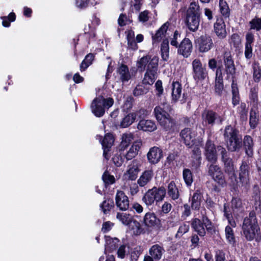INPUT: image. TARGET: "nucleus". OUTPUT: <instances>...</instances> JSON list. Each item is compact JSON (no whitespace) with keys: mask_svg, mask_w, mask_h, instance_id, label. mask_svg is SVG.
<instances>
[{"mask_svg":"<svg viewBox=\"0 0 261 261\" xmlns=\"http://www.w3.org/2000/svg\"><path fill=\"white\" fill-rule=\"evenodd\" d=\"M141 145V142H134L125 155L126 159L127 160H130L134 158L138 154Z\"/></svg>","mask_w":261,"mask_h":261,"instance_id":"nucleus-25","label":"nucleus"},{"mask_svg":"<svg viewBox=\"0 0 261 261\" xmlns=\"http://www.w3.org/2000/svg\"><path fill=\"white\" fill-rule=\"evenodd\" d=\"M112 206L113 202L111 200H105L100 205V207L104 214H107Z\"/></svg>","mask_w":261,"mask_h":261,"instance_id":"nucleus-57","label":"nucleus"},{"mask_svg":"<svg viewBox=\"0 0 261 261\" xmlns=\"http://www.w3.org/2000/svg\"><path fill=\"white\" fill-rule=\"evenodd\" d=\"M116 218L123 224L128 226L134 219L132 215L126 213H118Z\"/></svg>","mask_w":261,"mask_h":261,"instance_id":"nucleus-36","label":"nucleus"},{"mask_svg":"<svg viewBox=\"0 0 261 261\" xmlns=\"http://www.w3.org/2000/svg\"><path fill=\"white\" fill-rule=\"evenodd\" d=\"M133 106V98L128 97L126 98V100L122 106V109L124 111L127 112L130 110Z\"/></svg>","mask_w":261,"mask_h":261,"instance_id":"nucleus-61","label":"nucleus"},{"mask_svg":"<svg viewBox=\"0 0 261 261\" xmlns=\"http://www.w3.org/2000/svg\"><path fill=\"white\" fill-rule=\"evenodd\" d=\"M140 162L138 160H133L127 166L126 170L123 174V177L125 179L135 180L138 173L140 171Z\"/></svg>","mask_w":261,"mask_h":261,"instance_id":"nucleus-8","label":"nucleus"},{"mask_svg":"<svg viewBox=\"0 0 261 261\" xmlns=\"http://www.w3.org/2000/svg\"><path fill=\"white\" fill-rule=\"evenodd\" d=\"M16 16L14 13L11 12L9 14L8 17L2 16L1 19L3 20L2 24L5 27H9L10 25V22L15 21Z\"/></svg>","mask_w":261,"mask_h":261,"instance_id":"nucleus-51","label":"nucleus"},{"mask_svg":"<svg viewBox=\"0 0 261 261\" xmlns=\"http://www.w3.org/2000/svg\"><path fill=\"white\" fill-rule=\"evenodd\" d=\"M164 251L163 247L158 244H155L150 247L149 253L153 257L155 260H159L162 258Z\"/></svg>","mask_w":261,"mask_h":261,"instance_id":"nucleus-27","label":"nucleus"},{"mask_svg":"<svg viewBox=\"0 0 261 261\" xmlns=\"http://www.w3.org/2000/svg\"><path fill=\"white\" fill-rule=\"evenodd\" d=\"M94 58V56L93 54H88L80 65V70L81 71H85L91 64H92Z\"/></svg>","mask_w":261,"mask_h":261,"instance_id":"nucleus-45","label":"nucleus"},{"mask_svg":"<svg viewBox=\"0 0 261 261\" xmlns=\"http://www.w3.org/2000/svg\"><path fill=\"white\" fill-rule=\"evenodd\" d=\"M149 190L152 195L153 200L156 203L162 201L165 197L166 191L165 188L163 187L159 188L153 187Z\"/></svg>","mask_w":261,"mask_h":261,"instance_id":"nucleus-23","label":"nucleus"},{"mask_svg":"<svg viewBox=\"0 0 261 261\" xmlns=\"http://www.w3.org/2000/svg\"><path fill=\"white\" fill-rule=\"evenodd\" d=\"M214 31L217 36L221 39L227 36L226 24L223 18H218L214 24Z\"/></svg>","mask_w":261,"mask_h":261,"instance_id":"nucleus-14","label":"nucleus"},{"mask_svg":"<svg viewBox=\"0 0 261 261\" xmlns=\"http://www.w3.org/2000/svg\"><path fill=\"white\" fill-rule=\"evenodd\" d=\"M105 253L107 252H112L116 249L118 246L119 240L116 238H112L109 236H106Z\"/></svg>","mask_w":261,"mask_h":261,"instance_id":"nucleus-28","label":"nucleus"},{"mask_svg":"<svg viewBox=\"0 0 261 261\" xmlns=\"http://www.w3.org/2000/svg\"><path fill=\"white\" fill-rule=\"evenodd\" d=\"M169 23L168 22L165 23L162 27L156 31L154 35H152V41L153 43H158L160 42L161 39L164 37L165 34L166 33Z\"/></svg>","mask_w":261,"mask_h":261,"instance_id":"nucleus-32","label":"nucleus"},{"mask_svg":"<svg viewBox=\"0 0 261 261\" xmlns=\"http://www.w3.org/2000/svg\"><path fill=\"white\" fill-rule=\"evenodd\" d=\"M148 91V89L146 88L143 85H138L134 90V95L136 96H139L147 93Z\"/></svg>","mask_w":261,"mask_h":261,"instance_id":"nucleus-55","label":"nucleus"},{"mask_svg":"<svg viewBox=\"0 0 261 261\" xmlns=\"http://www.w3.org/2000/svg\"><path fill=\"white\" fill-rule=\"evenodd\" d=\"M137 117V114L132 113L126 116L122 120L120 126L123 128H125L131 125L135 120Z\"/></svg>","mask_w":261,"mask_h":261,"instance_id":"nucleus-43","label":"nucleus"},{"mask_svg":"<svg viewBox=\"0 0 261 261\" xmlns=\"http://www.w3.org/2000/svg\"><path fill=\"white\" fill-rule=\"evenodd\" d=\"M137 128L144 132H152L156 130L157 127L153 121L142 119L139 122Z\"/></svg>","mask_w":261,"mask_h":261,"instance_id":"nucleus-18","label":"nucleus"},{"mask_svg":"<svg viewBox=\"0 0 261 261\" xmlns=\"http://www.w3.org/2000/svg\"><path fill=\"white\" fill-rule=\"evenodd\" d=\"M196 133L189 128L182 129L180 136L186 146L190 148L199 147L202 145V139L201 137L196 138Z\"/></svg>","mask_w":261,"mask_h":261,"instance_id":"nucleus-4","label":"nucleus"},{"mask_svg":"<svg viewBox=\"0 0 261 261\" xmlns=\"http://www.w3.org/2000/svg\"><path fill=\"white\" fill-rule=\"evenodd\" d=\"M224 215L227 219L229 224L225 228V239L228 244L232 246H234L236 240L233 228H235L237 225L235 221L232 218L231 214L227 211L225 205L224 206Z\"/></svg>","mask_w":261,"mask_h":261,"instance_id":"nucleus-6","label":"nucleus"},{"mask_svg":"<svg viewBox=\"0 0 261 261\" xmlns=\"http://www.w3.org/2000/svg\"><path fill=\"white\" fill-rule=\"evenodd\" d=\"M253 78L255 82H258L261 78V69L259 63H255L253 66Z\"/></svg>","mask_w":261,"mask_h":261,"instance_id":"nucleus-54","label":"nucleus"},{"mask_svg":"<svg viewBox=\"0 0 261 261\" xmlns=\"http://www.w3.org/2000/svg\"><path fill=\"white\" fill-rule=\"evenodd\" d=\"M242 228L247 240L251 241L254 238L257 239L259 227L254 213H250L249 217L244 219Z\"/></svg>","mask_w":261,"mask_h":261,"instance_id":"nucleus-2","label":"nucleus"},{"mask_svg":"<svg viewBox=\"0 0 261 261\" xmlns=\"http://www.w3.org/2000/svg\"><path fill=\"white\" fill-rule=\"evenodd\" d=\"M202 222L197 218L192 220L191 226L192 228L200 236H204L205 233V229L208 231L214 230V226L211 221L207 217L203 216L202 219Z\"/></svg>","mask_w":261,"mask_h":261,"instance_id":"nucleus-5","label":"nucleus"},{"mask_svg":"<svg viewBox=\"0 0 261 261\" xmlns=\"http://www.w3.org/2000/svg\"><path fill=\"white\" fill-rule=\"evenodd\" d=\"M156 94L158 96H160L163 93V87L162 86V82L161 80H158L155 84Z\"/></svg>","mask_w":261,"mask_h":261,"instance_id":"nucleus-62","label":"nucleus"},{"mask_svg":"<svg viewBox=\"0 0 261 261\" xmlns=\"http://www.w3.org/2000/svg\"><path fill=\"white\" fill-rule=\"evenodd\" d=\"M168 194L173 200L177 199L179 197V192L175 183L170 182L168 186Z\"/></svg>","mask_w":261,"mask_h":261,"instance_id":"nucleus-40","label":"nucleus"},{"mask_svg":"<svg viewBox=\"0 0 261 261\" xmlns=\"http://www.w3.org/2000/svg\"><path fill=\"white\" fill-rule=\"evenodd\" d=\"M114 99L110 97L99 95L92 101L91 108L93 114L98 117L102 116L106 109H109L114 104Z\"/></svg>","mask_w":261,"mask_h":261,"instance_id":"nucleus-1","label":"nucleus"},{"mask_svg":"<svg viewBox=\"0 0 261 261\" xmlns=\"http://www.w3.org/2000/svg\"><path fill=\"white\" fill-rule=\"evenodd\" d=\"M156 72L154 71L146 70L143 80V84L151 85L153 84L156 79Z\"/></svg>","mask_w":261,"mask_h":261,"instance_id":"nucleus-38","label":"nucleus"},{"mask_svg":"<svg viewBox=\"0 0 261 261\" xmlns=\"http://www.w3.org/2000/svg\"><path fill=\"white\" fill-rule=\"evenodd\" d=\"M159 58L157 56H154L148 63L147 66V70L150 71H154L156 73L157 68L158 66Z\"/></svg>","mask_w":261,"mask_h":261,"instance_id":"nucleus-50","label":"nucleus"},{"mask_svg":"<svg viewBox=\"0 0 261 261\" xmlns=\"http://www.w3.org/2000/svg\"><path fill=\"white\" fill-rule=\"evenodd\" d=\"M115 204L120 211H126L129 207V200L122 191H117L115 195Z\"/></svg>","mask_w":261,"mask_h":261,"instance_id":"nucleus-11","label":"nucleus"},{"mask_svg":"<svg viewBox=\"0 0 261 261\" xmlns=\"http://www.w3.org/2000/svg\"><path fill=\"white\" fill-rule=\"evenodd\" d=\"M120 79L123 82H127L131 78V75L129 73L128 68L125 65H121L118 69Z\"/></svg>","mask_w":261,"mask_h":261,"instance_id":"nucleus-34","label":"nucleus"},{"mask_svg":"<svg viewBox=\"0 0 261 261\" xmlns=\"http://www.w3.org/2000/svg\"><path fill=\"white\" fill-rule=\"evenodd\" d=\"M207 173L220 186L224 187L226 185L224 174L220 167L215 163L207 165Z\"/></svg>","mask_w":261,"mask_h":261,"instance_id":"nucleus-7","label":"nucleus"},{"mask_svg":"<svg viewBox=\"0 0 261 261\" xmlns=\"http://www.w3.org/2000/svg\"><path fill=\"white\" fill-rule=\"evenodd\" d=\"M134 140V136L132 133H124L121 135V142L119 145V150H125Z\"/></svg>","mask_w":261,"mask_h":261,"instance_id":"nucleus-26","label":"nucleus"},{"mask_svg":"<svg viewBox=\"0 0 261 261\" xmlns=\"http://www.w3.org/2000/svg\"><path fill=\"white\" fill-rule=\"evenodd\" d=\"M127 252L126 247L125 245L120 246L117 251L118 257L123 258Z\"/></svg>","mask_w":261,"mask_h":261,"instance_id":"nucleus-64","label":"nucleus"},{"mask_svg":"<svg viewBox=\"0 0 261 261\" xmlns=\"http://www.w3.org/2000/svg\"><path fill=\"white\" fill-rule=\"evenodd\" d=\"M224 135L229 150L234 151L241 147V138L231 126L228 125L226 127Z\"/></svg>","mask_w":261,"mask_h":261,"instance_id":"nucleus-3","label":"nucleus"},{"mask_svg":"<svg viewBox=\"0 0 261 261\" xmlns=\"http://www.w3.org/2000/svg\"><path fill=\"white\" fill-rule=\"evenodd\" d=\"M202 123L203 126H206L207 124L213 125L217 118V114L211 111H205L202 114Z\"/></svg>","mask_w":261,"mask_h":261,"instance_id":"nucleus-29","label":"nucleus"},{"mask_svg":"<svg viewBox=\"0 0 261 261\" xmlns=\"http://www.w3.org/2000/svg\"><path fill=\"white\" fill-rule=\"evenodd\" d=\"M205 155L207 161L211 163H215L217 160L216 148L213 142L210 140L206 143Z\"/></svg>","mask_w":261,"mask_h":261,"instance_id":"nucleus-16","label":"nucleus"},{"mask_svg":"<svg viewBox=\"0 0 261 261\" xmlns=\"http://www.w3.org/2000/svg\"><path fill=\"white\" fill-rule=\"evenodd\" d=\"M193 68V77L196 81L204 80L207 76L206 69L202 66L200 60L196 59L192 63Z\"/></svg>","mask_w":261,"mask_h":261,"instance_id":"nucleus-9","label":"nucleus"},{"mask_svg":"<svg viewBox=\"0 0 261 261\" xmlns=\"http://www.w3.org/2000/svg\"><path fill=\"white\" fill-rule=\"evenodd\" d=\"M159 123L166 130H170L173 129L175 124L174 120L170 115L159 122Z\"/></svg>","mask_w":261,"mask_h":261,"instance_id":"nucleus-37","label":"nucleus"},{"mask_svg":"<svg viewBox=\"0 0 261 261\" xmlns=\"http://www.w3.org/2000/svg\"><path fill=\"white\" fill-rule=\"evenodd\" d=\"M231 92H232V103L233 106H236L239 103L240 96L237 84L234 81L231 84Z\"/></svg>","mask_w":261,"mask_h":261,"instance_id":"nucleus-39","label":"nucleus"},{"mask_svg":"<svg viewBox=\"0 0 261 261\" xmlns=\"http://www.w3.org/2000/svg\"><path fill=\"white\" fill-rule=\"evenodd\" d=\"M165 107V105H163ZM165 108L161 106H156L154 109V114L156 120L159 122L164 120L169 116V114L164 110Z\"/></svg>","mask_w":261,"mask_h":261,"instance_id":"nucleus-35","label":"nucleus"},{"mask_svg":"<svg viewBox=\"0 0 261 261\" xmlns=\"http://www.w3.org/2000/svg\"><path fill=\"white\" fill-rule=\"evenodd\" d=\"M128 226L129 230L134 235L138 236L144 232V229L142 227L140 222L134 219L128 225Z\"/></svg>","mask_w":261,"mask_h":261,"instance_id":"nucleus-33","label":"nucleus"},{"mask_svg":"<svg viewBox=\"0 0 261 261\" xmlns=\"http://www.w3.org/2000/svg\"><path fill=\"white\" fill-rule=\"evenodd\" d=\"M249 166L243 162L240 167V171L239 173L240 181L242 185H246L249 182Z\"/></svg>","mask_w":261,"mask_h":261,"instance_id":"nucleus-22","label":"nucleus"},{"mask_svg":"<svg viewBox=\"0 0 261 261\" xmlns=\"http://www.w3.org/2000/svg\"><path fill=\"white\" fill-rule=\"evenodd\" d=\"M189 230V225L187 223H184L181 224L176 234V237L177 238L181 237L183 234L187 232Z\"/></svg>","mask_w":261,"mask_h":261,"instance_id":"nucleus-56","label":"nucleus"},{"mask_svg":"<svg viewBox=\"0 0 261 261\" xmlns=\"http://www.w3.org/2000/svg\"><path fill=\"white\" fill-rule=\"evenodd\" d=\"M196 45L200 53H206L213 45V40L210 36L202 35L196 40Z\"/></svg>","mask_w":261,"mask_h":261,"instance_id":"nucleus-10","label":"nucleus"},{"mask_svg":"<svg viewBox=\"0 0 261 261\" xmlns=\"http://www.w3.org/2000/svg\"><path fill=\"white\" fill-rule=\"evenodd\" d=\"M181 84L178 82H173L172 84V100L177 101L181 96Z\"/></svg>","mask_w":261,"mask_h":261,"instance_id":"nucleus-30","label":"nucleus"},{"mask_svg":"<svg viewBox=\"0 0 261 261\" xmlns=\"http://www.w3.org/2000/svg\"><path fill=\"white\" fill-rule=\"evenodd\" d=\"M225 72L227 75V79H231L233 81L236 73V68L233 61L230 56L226 57L224 58Z\"/></svg>","mask_w":261,"mask_h":261,"instance_id":"nucleus-17","label":"nucleus"},{"mask_svg":"<svg viewBox=\"0 0 261 261\" xmlns=\"http://www.w3.org/2000/svg\"><path fill=\"white\" fill-rule=\"evenodd\" d=\"M201 195L199 191H197L192 198L191 207L193 209H199L201 204Z\"/></svg>","mask_w":261,"mask_h":261,"instance_id":"nucleus-46","label":"nucleus"},{"mask_svg":"<svg viewBox=\"0 0 261 261\" xmlns=\"http://www.w3.org/2000/svg\"><path fill=\"white\" fill-rule=\"evenodd\" d=\"M153 176V172L152 169L144 171L137 180L138 185L141 187L145 186L151 180Z\"/></svg>","mask_w":261,"mask_h":261,"instance_id":"nucleus-19","label":"nucleus"},{"mask_svg":"<svg viewBox=\"0 0 261 261\" xmlns=\"http://www.w3.org/2000/svg\"><path fill=\"white\" fill-rule=\"evenodd\" d=\"M192 151V166L195 169H197L200 166L201 163V151L199 147H196L194 148Z\"/></svg>","mask_w":261,"mask_h":261,"instance_id":"nucleus-31","label":"nucleus"},{"mask_svg":"<svg viewBox=\"0 0 261 261\" xmlns=\"http://www.w3.org/2000/svg\"><path fill=\"white\" fill-rule=\"evenodd\" d=\"M244 145L246 154L251 156L253 154V141L251 137L246 136L244 139Z\"/></svg>","mask_w":261,"mask_h":261,"instance_id":"nucleus-41","label":"nucleus"},{"mask_svg":"<svg viewBox=\"0 0 261 261\" xmlns=\"http://www.w3.org/2000/svg\"><path fill=\"white\" fill-rule=\"evenodd\" d=\"M200 22V15H187L186 23L191 31L195 32L197 30Z\"/></svg>","mask_w":261,"mask_h":261,"instance_id":"nucleus-20","label":"nucleus"},{"mask_svg":"<svg viewBox=\"0 0 261 261\" xmlns=\"http://www.w3.org/2000/svg\"><path fill=\"white\" fill-rule=\"evenodd\" d=\"M223 90V84L222 79L220 77H216L215 84V91L219 94L221 95Z\"/></svg>","mask_w":261,"mask_h":261,"instance_id":"nucleus-58","label":"nucleus"},{"mask_svg":"<svg viewBox=\"0 0 261 261\" xmlns=\"http://www.w3.org/2000/svg\"><path fill=\"white\" fill-rule=\"evenodd\" d=\"M150 57L148 56H144L138 60L137 63V66L138 69L140 71H143L145 70L146 65L149 62Z\"/></svg>","mask_w":261,"mask_h":261,"instance_id":"nucleus-49","label":"nucleus"},{"mask_svg":"<svg viewBox=\"0 0 261 261\" xmlns=\"http://www.w3.org/2000/svg\"><path fill=\"white\" fill-rule=\"evenodd\" d=\"M142 200L147 206L152 205L155 201L153 200L152 194L148 190L144 194L142 198Z\"/></svg>","mask_w":261,"mask_h":261,"instance_id":"nucleus-52","label":"nucleus"},{"mask_svg":"<svg viewBox=\"0 0 261 261\" xmlns=\"http://www.w3.org/2000/svg\"><path fill=\"white\" fill-rule=\"evenodd\" d=\"M102 178L106 185L113 184L115 181L114 176L110 175L107 172L103 173Z\"/></svg>","mask_w":261,"mask_h":261,"instance_id":"nucleus-59","label":"nucleus"},{"mask_svg":"<svg viewBox=\"0 0 261 261\" xmlns=\"http://www.w3.org/2000/svg\"><path fill=\"white\" fill-rule=\"evenodd\" d=\"M89 2V0H75V4L77 8L84 9L88 6Z\"/></svg>","mask_w":261,"mask_h":261,"instance_id":"nucleus-63","label":"nucleus"},{"mask_svg":"<svg viewBox=\"0 0 261 261\" xmlns=\"http://www.w3.org/2000/svg\"><path fill=\"white\" fill-rule=\"evenodd\" d=\"M148 162L151 164L159 163L163 157V152L161 148L154 146L151 147L147 154Z\"/></svg>","mask_w":261,"mask_h":261,"instance_id":"nucleus-15","label":"nucleus"},{"mask_svg":"<svg viewBox=\"0 0 261 261\" xmlns=\"http://www.w3.org/2000/svg\"><path fill=\"white\" fill-rule=\"evenodd\" d=\"M231 203L232 212L231 213L230 212L228 207H226V208L227 209V211L229 212V213L231 214V215H232V214L233 215H235L236 213H237L238 212L239 210L241 207L242 205V202L240 199L237 198H233L231 200ZM225 205L227 206L226 204H224V206Z\"/></svg>","mask_w":261,"mask_h":261,"instance_id":"nucleus-47","label":"nucleus"},{"mask_svg":"<svg viewBox=\"0 0 261 261\" xmlns=\"http://www.w3.org/2000/svg\"><path fill=\"white\" fill-rule=\"evenodd\" d=\"M250 29L258 31L261 29V19L255 18L250 22Z\"/></svg>","mask_w":261,"mask_h":261,"instance_id":"nucleus-60","label":"nucleus"},{"mask_svg":"<svg viewBox=\"0 0 261 261\" xmlns=\"http://www.w3.org/2000/svg\"><path fill=\"white\" fill-rule=\"evenodd\" d=\"M182 176L186 184L190 186L193 181V175L191 170L189 169H184L182 172Z\"/></svg>","mask_w":261,"mask_h":261,"instance_id":"nucleus-48","label":"nucleus"},{"mask_svg":"<svg viewBox=\"0 0 261 261\" xmlns=\"http://www.w3.org/2000/svg\"><path fill=\"white\" fill-rule=\"evenodd\" d=\"M219 10L221 14L225 18H228L230 15V9L225 0H219Z\"/></svg>","mask_w":261,"mask_h":261,"instance_id":"nucleus-44","label":"nucleus"},{"mask_svg":"<svg viewBox=\"0 0 261 261\" xmlns=\"http://www.w3.org/2000/svg\"><path fill=\"white\" fill-rule=\"evenodd\" d=\"M187 15H200L199 13V6L195 2L190 4L189 8L187 11Z\"/></svg>","mask_w":261,"mask_h":261,"instance_id":"nucleus-53","label":"nucleus"},{"mask_svg":"<svg viewBox=\"0 0 261 261\" xmlns=\"http://www.w3.org/2000/svg\"><path fill=\"white\" fill-rule=\"evenodd\" d=\"M114 140L115 138L113 135L108 133L106 134L103 139L101 141L103 150V155L106 160H108L110 157L109 151L114 144Z\"/></svg>","mask_w":261,"mask_h":261,"instance_id":"nucleus-13","label":"nucleus"},{"mask_svg":"<svg viewBox=\"0 0 261 261\" xmlns=\"http://www.w3.org/2000/svg\"><path fill=\"white\" fill-rule=\"evenodd\" d=\"M161 56L162 59L167 61L169 59V41L167 39H164L161 44Z\"/></svg>","mask_w":261,"mask_h":261,"instance_id":"nucleus-42","label":"nucleus"},{"mask_svg":"<svg viewBox=\"0 0 261 261\" xmlns=\"http://www.w3.org/2000/svg\"><path fill=\"white\" fill-rule=\"evenodd\" d=\"M225 149L222 148V153H224ZM222 159L224 163L225 171L228 173L230 177H235L234 168L232 160L229 158H225L224 154H222Z\"/></svg>","mask_w":261,"mask_h":261,"instance_id":"nucleus-24","label":"nucleus"},{"mask_svg":"<svg viewBox=\"0 0 261 261\" xmlns=\"http://www.w3.org/2000/svg\"><path fill=\"white\" fill-rule=\"evenodd\" d=\"M159 221L154 213L148 212L144 216L143 224L147 228H153L158 224Z\"/></svg>","mask_w":261,"mask_h":261,"instance_id":"nucleus-21","label":"nucleus"},{"mask_svg":"<svg viewBox=\"0 0 261 261\" xmlns=\"http://www.w3.org/2000/svg\"><path fill=\"white\" fill-rule=\"evenodd\" d=\"M177 53L184 58L189 57L192 51L193 45L191 40L187 38L184 39L178 45Z\"/></svg>","mask_w":261,"mask_h":261,"instance_id":"nucleus-12","label":"nucleus"}]
</instances>
